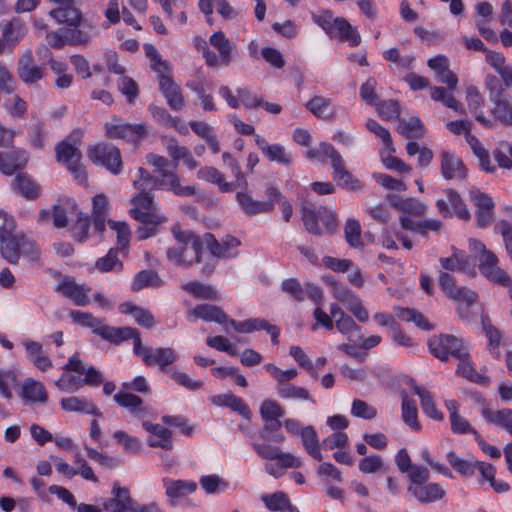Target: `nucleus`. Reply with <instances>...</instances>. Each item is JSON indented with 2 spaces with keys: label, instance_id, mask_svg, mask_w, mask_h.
Wrapping results in <instances>:
<instances>
[{
  "label": "nucleus",
  "instance_id": "f257e3e1",
  "mask_svg": "<svg viewBox=\"0 0 512 512\" xmlns=\"http://www.w3.org/2000/svg\"><path fill=\"white\" fill-rule=\"evenodd\" d=\"M82 138V130L75 129L55 147L57 161L65 165L74 179L81 183L87 179L85 167L81 162L80 145Z\"/></svg>",
  "mask_w": 512,
  "mask_h": 512
},
{
  "label": "nucleus",
  "instance_id": "f03ea898",
  "mask_svg": "<svg viewBox=\"0 0 512 512\" xmlns=\"http://www.w3.org/2000/svg\"><path fill=\"white\" fill-rule=\"evenodd\" d=\"M430 472L426 467H414L409 474L410 493L421 504H430L443 500L446 497L445 489L438 483L428 482Z\"/></svg>",
  "mask_w": 512,
  "mask_h": 512
},
{
  "label": "nucleus",
  "instance_id": "7ed1b4c3",
  "mask_svg": "<svg viewBox=\"0 0 512 512\" xmlns=\"http://www.w3.org/2000/svg\"><path fill=\"white\" fill-rule=\"evenodd\" d=\"M132 331L125 337V341L133 340V352L135 355L140 356L147 366H158L163 372L167 367L177 360V355L174 349L170 347L152 348L142 344L140 333L137 329L129 327Z\"/></svg>",
  "mask_w": 512,
  "mask_h": 512
},
{
  "label": "nucleus",
  "instance_id": "20e7f679",
  "mask_svg": "<svg viewBox=\"0 0 512 512\" xmlns=\"http://www.w3.org/2000/svg\"><path fill=\"white\" fill-rule=\"evenodd\" d=\"M301 212L303 224L308 233L321 236L334 232L337 227L335 214L327 207L306 203L302 206Z\"/></svg>",
  "mask_w": 512,
  "mask_h": 512
},
{
  "label": "nucleus",
  "instance_id": "39448f33",
  "mask_svg": "<svg viewBox=\"0 0 512 512\" xmlns=\"http://www.w3.org/2000/svg\"><path fill=\"white\" fill-rule=\"evenodd\" d=\"M69 315L75 323L91 328L93 333L116 345L125 341V337L132 332L128 326L116 328L106 325L101 319L87 312L71 311Z\"/></svg>",
  "mask_w": 512,
  "mask_h": 512
},
{
  "label": "nucleus",
  "instance_id": "423d86ee",
  "mask_svg": "<svg viewBox=\"0 0 512 512\" xmlns=\"http://www.w3.org/2000/svg\"><path fill=\"white\" fill-rule=\"evenodd\" d=\"M148 164L156 168L159 177L168 184V191L176 196H193L196 193V188L192 185H182L180 176L173 170H170L169 161L167 158L149 153L146 156Z\"/></svg>",
  "mask_w": 512,
  "mask_h": 512
},
{
  "label": "nucleus",
  "instance_id": "0eeeda50",
  "mask_svg": "<svg viewBox=\"0 0 512 512\" xmlns=\"http://www.w3.org/2000/svg\"><path fill=\"white\" fill-rule=\"evenodd\" d=\"M87 157L94 165L105 167L113 175H118L123 170L121 152L112 144L100 142L89 146Z\"/></svg>",
  "mask_w": 512,
  "mask_h": 512
},
{
  "label": "nucleus",
  "instance_id": "6e6552de",
  "mask_svg": "<svg viewBox=\"0 0 512 512\" xmlns=\"http://www.w3.org/2000/svg\"><path fill=\"white\" fill-rule=\"evenodd\" d=\"M489 99L493 103L491 110L494 117L505 126H512V102L505 94L503 86L495 76L486 78Z\"/></svg>",
  "mask_w": 512,
  "mask_h": 512
},
{
  "label": "nucleus",
  "instance_id": "1a4fd4ad",
  "mask_svg": "<svg viewBox=\"0 0 512 512\" xmlns=\"http://www.w3.org/2000/svg\"><path fill=\"white\" fill-rule=\"evenodd\" d=\"M105 135L109 139L124 140L134 145L140 143L149 134V128L144 123L130 124L120 119H113L104 124Z\"/></svg>",
  "mask_w": 512,
  "mask_h": 512
},
{
  "label": "nucleus",
  "instance_id": "9d476101",
  "mask_svg": "<svg viewBox=\"0 0 512 512\" xmlns=\"http://www.w3.org/2000/svg\"><path fill=\"white\" fill-rule=\"evenodd\" d=\"M428 347L430 352L441 361H447L450 356L456 359L468 356L463 340L453 335L434 336L428 341Z\"/></svg>",
  "mask_w": 512,
  "mask_h": 512
},
{
  "label": "nucleus",
  "instance_id": "9b49d317",
  "mask_svg": "<svg viewBox=\"0 0 512 512\" xmlns=\"http://www.w3.org/2000/svg\"><path fill=\"white\" fill-rule=\"evenodd\" d=\"M131 203V216L142 224L158 225L165 219L160 216L154 196L151 193H139L135 195Z\"/></svg>",
  "mask_w": 512,
  "mask_h": 512
},
{
  "label": "nucleus",
  "instance_id": "f8f14e48",
  "mask_svg": "<svg viewBox=\"0 0 512 512\" xmlns=\"http://www.w3.org/2000/svg\"><path fill=\"white\" fill-rule=\"evenodd\" d=\"M324 148L331 163L333 178L339 181V185L349 191H361L363 184L346 169L342 155L334 147L324 146Z\"/></svg>",
  "mask_w": 512,
  "mask_h": 512
},
{
  "label": "nucleus",
  "instance_id": "ddd939ff",
  "mask_svg": "<svg viewBox=\"0 0 512 512\" xmlns=\"http://www.w3.org/2000/svg\"><path fill=\"white\" fill-rule=\"evenodd\" d=\"M174 236L177 240V245L169 247L166 251L167 258L174 264L182 267H190L194 265V249L192 245L186 242L190 236H198L192 231H176L173 230Z\"/></svg>",
  "mask_w": 512,
  "mask_h": 512
},
{
  "label": "nucleus",
  "instance_id": "4468645a",
  "mask_svg": "<svg viewBox=\"0 0 512 512\" xmlns=\"http://www.w3.org/2000/svg\"><path fill=\"white\" fill-rule=\"evenodd\" d=\"M480 273L488 280L503 287H512V279L498 266V257L490 250L478 256Z\"/></svg>",
  "mask_w": 512,
  "mask_h": 512
},
{
  "label": "nucleus",
  "instance_id": "2eb2a0df",
  "mask_svg": "<svg viewBox=\"0 0 512 512\" xmlns=\"http://www.w3.org/2000/svg\"><path fill=\"white\" fill-rule=\"evenodd\" d=\"M16 73L23 83L31 86L45 77V67L36 64L32 51L26 50L17 61Z\"/></svg>",
  "mask_w": 512,
  "mask_h": 512
},
{
  "label": "nucleus",
  "instance_id": "dca6fc26",
  "mask_svg": "<svg viewBox=\"0 0 512 512\" xmlns=\"http://www.w3.org/2000/svg\"><path fill=\"white\" fill-rule=\"evenodd\" d=\"M253 449L265 460H276L280 468H299L302 461L289 452H284L277 446L265 443H253Z\"/></svg>",
  "mask_w": 512,
  "mask_h": 512
},
{
  "label": "nucleus",
  "instance_id": "f3484780",
  "mask_svg": "<svg viewBox=\"0 0 512 512\" xmlns=\"http://www.w3.org/2000/svg\"><path fill=\"white\" fill-rule=\"evenodd\" d=\"M438 283L444 294L453 301H462L466 303L467 306H471L477 300L476 293L471 289L467 287H456L454 277L446 271H440Z\"/></svg>",
  "mask_w": 512,
  "mask_h": 512
},
{
  "label": "nucleus",
  "instance_id": "a211bd4d",
  "mask_svg": "<svg viewBox=\"0 0 512 512\" xmlns=\"http://www.w3.org/2000/svg\"><path fill=\"white\" fill-rule=\"evenodd\" d=\"M192 245L194 249V264L198 265L200 272L205 276H210L216 270L218 265V257L213 255L212 252H205L206 243L203 242L201 236H190L186 239V242Z\"/></svg>",
  "mask_w": 512,
  "mask_h": 512
},
{
  "label": "nucleus",
  "instance_id": "6ab92c4d",
  "mask_svg": "<svg viewBox=\"0 0 512 512\" xmlns=\"http://www.w3.org/2000/svg\"><path fill=\"white\" fill-rule=\"evenodd\" d=\"M203 242L206 243V249L220 259L233 258L237 256L236 249L240 246V241L231 235H226L221 241H218L212 233L202 234Z\"/></svg>",
  "mask_w": 512,
  "mask_h": 512
},
{
  "label": "nucleus",
  "instance_id": "aec40b11",
  "mask_svg": "<svg viewBox=\"0 0 512 512\" xmlns=\"http://www.w3.org/2000/svg\"><path fill=\"white\" fill-rule=\"evenodd\" d=\"M440 161L441 175L444 179L457 181L466 179L468 169L455 153L442 151Z\"/></svg>",
  "mask_w": 512,
  "mask_h": 512
},
{
  "label": "nucleus",
  "instance_id": "412c9836",
  "mask_svg": "<svg viewBox=\"0 0 512 512\" xmlns=\"http://www.w3.org/2000/svg\"><path fill=\"white\" fill-rule=\"evenodd\" d=\"M470 199L474 202L476 207V221L477 225L481 228L489 226L494 220V207L493 199L478 190L470 192Z\"/></svg>",
  "mask_w": 512,
  "mask_h": 512
},
{
  "label": "nucleus",
  "instance_id": "4be33fe9",
  "mask_svg": "<svg viewBox=\"0 0 512 512\" xmlns=\"http://www.w3.org/2000/svg\"><path fill=\"white\" fill-rule=\"evenodd\" d=\"M64 31V38L67 40L68 46H87L96 33L95 26L83 20L81 24L65 27Z\"/></svg>",
  "mask_w": 512,
  "mask_h": 512
},
{
  "label": "nucleus",
  "instance_id": "5701e85b",
  "mask_svg": "<svg viewBox=\"0 0 512 512\" xmlns=\"http://www.w3.org/2000/svg\"><path fill=\"white\" fill-rule=\"evenodd\" d=\"M56 291L62 293L66 298L70 299L75 305L86 306L90 303V288L82 284L76 283L72 278H65L59 282Z\"/></svg>",
  "mask_w": 512,
  "mask_h": 512
},
{
  "label": "nucleus",
  "instance_id": "b1692460",
  "mask_svg": "<svg viewBox=\"0 0 512 512\" xmlns=\"http://www.w3.org/2000/svg\"><path fill=\"white\" fill-rule=\"evenodd\" d=\"M63 369L67 372L74 371L80 374H85L84 379L77 382L76 389L82 385L97 386L103 382L101 372L96 370L93 366L85 368L77 355L71 356L67 364L63 366Z\"/></svg>",
  "mask_w": 512,
  "mask_h": 512
},
{
  "label": "nucleus",
  "instance_id": "393cba45",
  "mask_svg": "<svg viewBox=\"0 0 512 512\" xmlns=\"http://www.w3.org/2000/svg\"><path fill=\"white\" fill-rule=\"evenodd\" d=\"M256 145L259 147L263 155L271 162H276L283 166H289L293 157L287 149L280 144H268L267 141L260 135L254 137Z\"/></svg>",
  "mask_w": 512,
  "mask_h": 512
},
{
  "label": "nucleus",
  "instance_id": "a878e982",
  "mask_svg": "<svg viewBox=\"0 0 512 512\" xmlns=\"http://www.w3.org/2000/svg\"><path fill=\"white\" fill-rule=\"evenodd\" d=\"M28 161V154L22 149L0 151V171L4 175L11 176L24 168Z\"/></svg>",
  "mask_w": 512,
  "mask_h": 512
},
{
  "label": "nucleus",
  "instance_id": "bb28decb",
  "mask_svg": "<svg viewBox=\"0 0 512 512\" xmlns=\"http://www.w3.org/2000/svg\"><path fill=\"white\" fill-rule=\"evenodd\" d=\"M104 509L111 512H133V500L129 489L115 483L112 488V498L104 503Z\"/></svg>",
  "mask_w": 512,
  "mask_h": 512
},
{
  "label": "nucleus",
  "instance_id": "cd10ccee",
  "mask_svg": "<svg viewBox=\"0 0 512 512\" xmlns=\"http://www.w3.org/2000/svg\"><path fill=\"white\" fill-rule=\"evenodd\" d=\"M187 318L191 320L194 319H202L207 322H216L218 324H227L229 323V318L227 314L216 305L211 304H200L190 309L187 313Z\"/></svg>",
  "mask_w": 512,
  "mask_h": 512
},
{
  "label": "nucleus",
  "instance_id": "c85d7f7f",
  "mask_svg": "<svg viewBox=\"0 0 512 512\" xmlns=\"http://www.w3.org/2000/svg\"><path fill=\"white\" fill-rule=\"evenodd\" d=\"M236 200L242 211L248 216L268 214L274 210L273 200L259 201L252 198L247 192H238Z\"/></svg>",
  "mask_w": 512,
  "mask_h": 512
},
{
  "label": "nucleus",
  "instance_id": "c756f323",
  "mask_svg": "<svg viewBox=\"0 0 512 512\" xmlns=\"http://www.w3.org/2000/svg\"><path fill=\"white\" fill-rule=\"evenodd\" d=\"M159 89L172 110L180 111L184 107L185 101L181 88L172 77H161Z\"/></svg>",
  "mask_w": 512,
  "mask_h": 512
},
{
  "label": "nucleus",
  "instance_id": "7c9ffc66",
  "mask_svg": "<svg viewBox=\"0 0 512 512\" xmlns=\"http://www.w3.org/2000/svg\"><path fill=\"white\" fill-rule=\"evenodd\" d=\"M28 360L40 371H47L53 364L49 356L43 350L42 344L34 340H24L22 342Z\"/></svg>",
  "mask_w": 512,
  "mask_h": 512
},
{
  "label": "nucleus",
  "instance_id": "2f4dec72",
  "mask_svg": "<svg viewBox=\"0 0 512 512\" xmlns=\"http://www.w3.org/2000/svg\"><path fill=\"white\" fill-rule=\"evenodd\" d=\"M133 186L139 193H151L158 189L168 190V184L162 178L153 176L144 168L138 169V176L133 180Z\"/></svg>",
  "mask_w": 512,
  "mask_h": 512
},
{
  "label": "nucleus",
  "instance_id": "473e14b6",
  "mask_svg": "<svg viewBox=\"0 0 512 512\" xmlns=\"http://www.w3.org/2000/svg\"><path fill=\"white\" fill-rule=\"evenodd\" d=\"M61 408L67 412H78L84 414H92L98 417L102 416V412L96 407L93 401L86 398L71 396L62 398L59 401Z\"/></svg>",
  "mask_w": 512,
  "mask_h": 512
},
{
  "label": "nucleus",
  "instance_id": "72a5a7b5",
  "mask_svg": "<svg viewBox=\"0 0 512 512\" xmlns=\"http://www.w3.org/2000/svg\"><path fill=\"white\" fill-rule=\"evenodd\" d=\"M142 425L146 431L150 432L153 436L157 437V439L153 437H150L148 439L149 446L160 447L166 450H170L173 448L172 434L167 428L159 424H152L147 421L143 422Z\"/></svg>",
  "mask_w": 512,
  "mask_h": 512
},
{
  "label": "nucleus",
  "instance_id": "f704fd0d",
  "mask_svg": "<svg viewBox=\"0 0 512 512\" xmlns=\"http://www.w3.org/2000/svg\"><path fill=\"white\" fill-rule=\"evenodd\" d=\"M211 402L216 406L229 407L245 419L251 418L252 413L249 406L241 398L231 393L215 395L211 398Z\"/></svg>",
  "mask_w": 512,
  "mask_h": 512
},
{
  "label": "nucleus",
  "instance_id": "c9c22d12",
  "mask_svg": "<svg viewBox=\"0 0 512 512\" xmlns=\"http://www.w3.org/2000/svg\"><path fill=\"white\" fill-rule=\"evenodd\" d=\"M119 311L122 314L133 316L135 322L147 329L155 325L153 314L146 308L139 307L131 302H124L119 305Z\"/></svg>",
  "mask_w": 512,
  "mask_h": 512
},
{
  "label": "nucleus",
  "instance_id": "e433bc0d",
  "mask_svg": "<svg viewBox=\"0 0 512 512\" xmlns=\"http://www.w3.org/2000/svg\"><path fill=\"white\" fill-rule=\"evenodd\" d=\"M21 397L27 402L44 404L48 401V394L43 384L32 378L24 380L22 384Z\"/></svg>",
  "mask_w": 512,
  "mask_h": 512
},
{
  "label": "nucleus",
  "instance_id": "4c0bfd02",
  "mask_svg": "<svg viewBox=\"0 0 512 512\" xmlns=\"http://www.w3.org/2000/svg\"><path fill=\"white\" fill-rule=\"evenodd\" d=\"M13 190L28 200H35L41 194V188L27 174H20L13 180Z\"/></svg>",
  "mask_w": 512,
  "mask_h": 512
},
{
  "label": "nucleus",
  "instance_id": "58836bf2",
  "mask_svg": "<svg viewBox=\"0 0 512 512\" xmlns=\"http://www.w3.org/2000/svg\"><path fill=\"white\" fill-rule=\"evenodd\" d=\"M331 37H338L342 41H347L351 46H358L361 37L356 28H354L345 18H335V25Z\"/></svg>",
  "mask_w": 512,
  "mask_h": 512
},
{
  "label": "nucleus",
  "instance_id": "ea45409f",
  "mask_svg": "<svg viewBox=\"0 0 512 512\" xmlns=\"http://www.w3.org/2000/svg\"><path fill=\"white\" fill-rule=\"evenodd\" d=\"M109 212V201L104 194H97L93 197L92 219L96 231L105 230L106 217Z\"/></svg>",
  "mask_w": 512,
  "mask_h": 512
},
{
  "label": "nucleus",
  "instance_id": "a19ab883",
  "mask_svg": "<svg viewBox=\"0 0 512 512\" xmlns=\"http://www.w3.org/2000/svg\"><path fill=\"white\" fill-rule=\"evenodd\" d=\"M306 108L317 118L331 120L335 116L331 99L322 96H314L307 103Z\"/></svg>",
  "mask_w": 512,
  "mask_h": 512
},
{
  "label": "nucleus",
  "instance_id": "79ce46f5",
  "mask_svg": "<svg viewBox=\"0 0 512 512\" xmlns=\"http://www.w3.org/2000/svg\"><path fill=\"white\" fill-rule=\"evenodd\" d=\"M411 388L419 398L423 412L432 419L442 420L443 413L440 412L430 394L425 388L418 386L415 382L412 383Z\"/></svg>",
  "mask_w": 512,
  "mask_h": 512
},
{
  "label": "nucleus",
  "instance_id": "37998d69",
  "mask_svg": "<svg viewBox=\"0 0 512 512\" xmlns=\"http://www.w3.org/2000/svg\"><path fill=\"white\" fill-rule=\"evenodd\" d=\"M261 499L265 506L271 511L299 512L282 491L263 495Z\"/></svg>",
  "mask_w": 512,
  "mask_h": 512
},
{
  "label": "nucleus",
  "instance_id": "c03bdc74",
  "mask_svg": "<svg viewBox=\"0 0 512 512\" xmlns=\"http://www.w3.org/2000/svg\"><path fill=\"white\" fill-rule=\"evenodd\" d=\"M300 434L302 444L307 454H309L313 459L321 461L323 456L320 452L318 435L314 427L310 425L306 426L301 430Z\"/></svg>",
  "mask_w": 512,
  "mask_h": 512
},
{
  "label": "nucleus",
  "instance_id": "a18cd8bd",
  "mask_svg": "<svg viewBox=\"0 0 512 512\" xmlns=\"http://www.w3.org/2000/svg\"><path fill=\"white\" fill-rule=\"evenodd\" d=\"M182 289L201 300H219L220 296L216 289L209 284L199 281H191L182 285Z\"/></svg>",
  "mask_w": 512,
  "mask_h": 512
},
{
  "label": "nucleus",
  "instance_id": "49530a36",
  "mask_svg": "<svg viewBox=\"0 0 512 512\" xmlns=\"http://www.w3.org/2000/svg\"><path fill=\"white\" fill-rule=\"evenodd\" d=\"M166 495L170 499H177L193 493L197 489V484L194 481L184 480H164Z\"/></svg>",
  "mask_w": 512,
  "mask_h": 512
},
{
  "label": "nucleus",
  "instance_id": "de8ad7c7",
  "mask_svg": "<svg viewBox=\"0 0 512 512\" xmlns=\"http://www.w3.org/2000/svg\"><path fill=\"white\" fill-rule=\"evenodd\" d=\"M197 177L201 180L216 184L222 192H231L234 185L224 180V175L215 167L204 166L197 172Z\"/></svg>",
  "mask_w": 512,
  "mask_h": 512
},
{
  "label": "nucleus",
  "instance_id": "09e8293b",
  "mask_svg": "<svg viewBox=\"0 0 512 512\" xmlns=\"http://www.w3.org/2000/svg\"><path fill=\"white\" fill-rule=\"evenodd\" d=\"M20 243L19 239L14 233L7 237L0 238V251L2 256L10 263L15 264L20 257Z\"/></svg>",
  "mask_w": 512,
  "mask_h": 512
},
{
  "label": "nucleus",
  "instance_id": "8fccbe9b",
  "mask_svg": "<svg viewBox=\"0 0 512 512\" xmlns=\"http://www.w3.org/2000/svg\"><path fill=\"white\" fill-rule=\"evenodd\" d=\"M210 44L216 48L220 54L221 61L224 65H229L232 60L233 45L222 31L214 32L210 36Z\"/></svg>",
  "mask_w": 512,
  "mask_h": 512
},
{
  "label": "nucleus",
  "instance_id": "3c124183",
  "mask_svg": "<svg viewBox=\"0 0 512 512\" xmlns=\"http://www.w3.org/2000/svg\"><path fill=\"white\" fill-rule=\"evenodd\" d=\"M276 389H277V394L281 399L309 401L312 404L316 403L315 399L310 395L309 391L304 387L289 384V385L276 386Z\"/></svg>",
  "mask_w": 512,
  "mask_h": 512
},
{
  "label": "nucleus",
  "instance_id": "603ef678",
  "mask_svg": "<svg viewBox=\"0 0 512 512\" xmlns=\"http://www.w3.org/2000/svg\"><path fill=\"white\" fill-rule=\"evenodd\" d=\"M397 131L407 139L421 138L425 132L424 125L418 117L399 119Z\"/></svg>",
  "mask_w": 512,
  "mask_h": 512
},
{
  "label": "nucleus",
  "instance_id": "864d4df0",
  "mask_svg": "<svg viewBox=\"0 0 512 512\" xmlns=\"http://www.w3.org/2000/svg\"><path fill=\"white\" fill-rule=\"evenodd\" d=\"M50 15L58 22L67 24L66 27L82 23V13L79 9L68 5L50 11Z\"/></svg>",
  "mask_w": 512,
  "mask_h": 512
},
{
  "label": "nucleus",
  "instance_id": "5fc2aeb1",
  "mask_svg": "<svg viewBox=\"0 0 512 512\" xmlns=\"http://www.w3.org/2000/svg\"><path fill=\"white\" fill-rule=\"evenodd\" d=\"M114 401L121 407L129 408L137 417H142L146 413L143 400L132 393H117L114 395Z\"/></svg>",
  "mask_w": 512,
  "mask_h": 512
},
{
  "label": "nucleus",
  "instance_id": "6e6d98bb",
  "mask_svg": "<svg viewBox=\"0 0 512 512\" xmlns=\"http://www.w3.org/2000/svg\"><path fill=\"white\" fill-rule=\"evenodd\" d=\"M459 360L457 373L464 378L481 385H488L490 380L487 376L481 375L474 370L471 362L469 361V355L457 358Z\"/></svg>",
  "mask_w": 512,
  "mask_h": 512
},
{
  "label": "nucleus",
  "instance_id": "4d7b16f0",
  "mask_svg": "<svg viewBox=\"0 0 512 512\" xmlns=\"http://www.w3.org/2000/svg\"><path fill=\"white\" fill-rule=\"evenodd\" d=\"M402 419L404 423L413 430H419L418 410L415 402L410 400L404 393L402 394Z\"/></svg>",
  "mask_w": 512,
  "mask_h": 512
},
{
  "label": "nucleus",
  "instance_id": "13d9d810",
  "mask_svg": "<svg viewBox=\"0 0 512 512\" xmlns=\"http://www.w3.org/2000/svg\"><path fill=\"white\" fill-rule=\"evenodd\" d=\"M396 316L406 322H413L417 327L424 330H431L432 326L427 319L417 310L403 307H396L394 309Z\"/></svg>",
  "mask_w": 512,
  "mask_h": 512
},
{
  "label": "nucleus",
  "instance_id": "bf43d9fd",
  "mask_svg": "<svg viewBox=\"0 0 512 512\" xmlns=\"http://www.w3.org/2000/svg\"><path fill=\"white\" fill-rule=\"evenodd\" d=\"M259 412L264 422L280 421V418L284 415L281 405L273 399L264 400Z\"/></svg>",
  "mask_w": 512,
  "mask_h": 512
},
{
  "label": "nucleus",
  "instance_id": "052dcab7",
  "mask_svg": "<svg viewBox=\"0 0 512 512\" xmlns=\"http://www.w3.org/2000/svg\"><path fill=\"white\" fill-rule=\"evenodd\" d=\"M430 96L431 99L437 102H442L445 106L450 109H453L457 112L464 113V109L455 99L453 94L447 93L444 88L434 86L430 88Z\"/></svg>",
  "mask_w": 512,
  "mask_h": 512
},
{
  "label": "nucleus",
  "instance_id": "680f3d73",
  "mask_svg": "<svg viewBox=\"0 0 512 512\" xmlns=\"http://www.w3.org/2000/svg\"><path fill=\"white\" fill-rule=\"evenodd\" d=\"M446 459L452 468L464 477H470L475 472V461H467L459 456L454 451H449Z\"/></svg>",
  "mask_w": 512,
  "mask_h": 512
},
{
  "label": "nucleus",
  "instance_id": "e2e57ef3",
  "mask_svg": "<svg viewBox=\"0 0 512 512\" xmlns=\"http://www.w3.org/2000/svg\"><path fill=\"white\" fill-rule=\"evenodd\" d=\"M394 206L405 214H412L415 216H422L426 212V205L415 198H400Z\"/></svg>",
  "mask_w": 512,
  "mask_h": 512
},
{
  "label": "nucleus",
  "instance_id": "0e129e2a",
  "mask_svg": "<svg viewBox=\"0 0 512 512\" xmlns=\"http://www.w3.org/2000/svg\"><path fill=\"white\" fill-rule=\"evenodd\" d=\"M161 284V280L158 277V274L151 270H143L140 271L134 278L132 283V290L134 292H138L144 287L148 286H159Z\"/></svg>",
  "mask_w": 512,
  "mask_h": 512
},
{
  "label": "nucleus",
  "instance_id": "69168bd1",
  "mask_svg": "<svg viewBox=\"0 0 512 512\" xmlns=\"http://www.w3.org/2000/svg\"><path fill=\"white\" fill-rule=\"evenodd\" d=\"M25 32L26 28L24 24L18 20L7 22L2 29L3 39L8 43L18 42L24 37Z\"/></svg>",
  "mask_w": 512,
  "mask_h": 512
},
{
  "label": "nucleus",
  "instance_id": "338daca9",
  "mask_svg": "<svg viewBox=\"0 0 512 512\" xmlns=\"http://www.w3.org/2000/svg\"><path fill=\"white\" fill-rule=\"evenodd\" d=\"M344 235L347 243L353 248H360L363 246L361 240V226L357 220H347L344 228Z\"/></svg>",
  "mask_w": 512,
  "mask_h": 512
},
{
  "label": "nucleus",
  "instance_id": "774afa93",
  "mask_svg": "<svg viewBox=\"0 0 512 512\" xmlns=\"http://www.w3.org/2000/svg\"><path fill=\"white\" fill-rule=\"evenodd\" d=\"M199 483L207 494L217 493L228 488V483L216 474L202 476Z\"/></svg>",
  "mask_w": 512,
  "mask_h": 512
}]
</instances>
